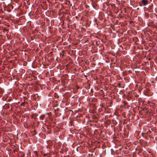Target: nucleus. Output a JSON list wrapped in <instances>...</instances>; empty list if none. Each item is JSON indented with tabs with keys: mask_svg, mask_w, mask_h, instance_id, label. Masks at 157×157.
Segmentation results:
<instances>
[{
	"mask_svg": "<svg viewBox=\"0 0 157 157\" xmlns=\"http://www.w3.org/2000/svg\"><path fill=\"white\" fill-rule=\"evenodd\" d=\"M142 2L144 6H145L147 3L148 1L147 0H142Z\"/></svg>",
	"mask_w": 157,
	"mask_h": 157,
	"instance_id": "nucleus-1",
	"label": "nucleus"
},
{
	"mask_svg": "<svg viewBox=\"0 0 157 157\" xmlns=\"http://www.w3.org/2000/svg\"><path fill=\"white\" fill-rule=\"evenodd\" d=\"M23 105V104H22L21 105V106H23H23H24V105Z\"/></svg>",
	"mask_w": 157,
	"mask_h": 157,
	"instance_id": "nucleus-2",
	"label": "nucleus"
}]
</instances>
